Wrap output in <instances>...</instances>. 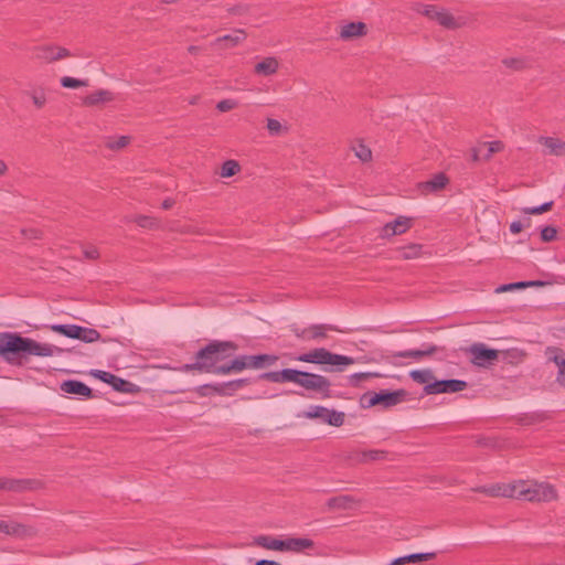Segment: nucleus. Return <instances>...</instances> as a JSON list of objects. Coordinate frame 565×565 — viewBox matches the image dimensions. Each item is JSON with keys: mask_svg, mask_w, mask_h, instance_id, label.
I'll use <instances>...</instances> for the list:
<instances>
[{"mask_svg": "<svg viewBox=\"0 0 565 565\" xmlns=\"http://www.w3.org/2000/svg\"><path fill=\"white\" fill-rule=\"evenodd\" d=\"M552 205H553V201H548V202H545L537 206L524 207L523 213H525V214H542V213L548 211L552 207Z\"/></svg>", "mask_w": 565, "mask_h": 565, "instance_id": "46", "label": "nucleus"}, {"mask_svg": "<svg viewBox=\"0 0 565 565\" xmlns=\"http://www.w3.org/2000/svg\"><path fill=\"white\" fill-rule=\"evenodd\" d=\"M102 338L100 333L93 328L79 327V334L77 340H81L85 343H93L98 341Z\"/></svg>", "mask_w": 565, "mask_h": 565, "instance_id": "35", "label": "nucleus"}, {"mask_svg": "<svg viewBox=\"0 0 565 565\" xmlns=\"http://www.w3.org/2000/svg\"><path fill=\"white\" fill-rule=\"evenodd\" d=\"M92 374L104 383L109 384L116 392L134 393L137 391L136 384L119 377L113 373L95 370Z\"/></svg>", "mask_w": 565, "mask_h": 565, "instance_id": "9", "label": "nucleus"}, {"mask_svg": "<svg viewBox=\"0 0 565 565\" xmlns=\"http://www.w3.org/2000/svg\"><path fill=\"white\" fill-rule=\"evenodd\" d=\"M286 382H292L307 391L317 392L323 398L331 397V383L323 375L296 369H284L281 370V383Z\"/></svg>", "mask_w": 565, "mask_h": 565, "instance_id": "3", "label": "nucleus"}, {"mask_svg": "<svg viewBox=\"0 0 565 565\" xmlns=\"http://www.w3.org/2000/svg\"><path fill=\"white\" fill-rule=\"evenodd\" d=\"M259 379L271 383H281V371H270L262 373L259 375Z\"/></svg>", "mask_w": 565, "mask_h": 565, "instance_id": "47", "label": "nucleus"}, {"mask_svg": "<svg viewBox=\"0 0 565 565\" xmlns=\"http://www.w3.org/2000/svg\"><path fill=\"white\" fill-rule=\"evenodd\" d=\"M248 383H249L248 379H238V380L228 381V382H226L227 391H230L231 395H232L235 391L246 386Z\"/></svg>", "mask_w": 565, "mask_h": 565, "instance_id": "48", "label": "nucleus"}, {"mask_svg": "<svg viewBox=\"0 0 565 565\" xmlns=\"http://www.w3.org/2000/svg\"><path fill=\"white\" fill-rule=\"evenodd\" d=\"M61 85L64 88H78V87L87 86L88 83H87V81H82V79H77L74 77L64 76L61 78Z\"/></svg>", "mask_w": 565, "mask_h": 565, "instance_id": "45", "label": "nucleus"}, {"mask_svg": "<svg viewBox=\"0 0 565 565\" xmlns=\"http://www.w3.org/2000/svg\"><path fill=\"white\" fill-rule=\"evenodd\" d=\"M436 351L434 345L427 347L425 350H409V351H401L391 354V358H419L424 355L433 354Z\"/></svg>", "mask_w": 565, "mask_h": 565, "instance_id": "34", "label": "nucleus"}, {"mask_svg": "<svg viewBox=\"0 0 565 565\" xmlns=\"http://www.w3.org/2000/svg\"><path fill=\"white\" fill-rule=\"evenodd\" d=\"M539 142L544 147L545 156H565V141L556 137H540Z\"/></svg>", "mask_w": 565, "mask_h": 565, "instance_id": "12", "label": "nucleus"}, {"mask_svg": "<svg viewBox=\"0 0 565 565\" xmlns=\"http://www.w3.org/2000/svg\"><path fill=\"white\" fill-rule=\"evenodd\" d=\"M79 327L77 324H52L50 329L58 334L70 339H77L79 334Z\"/></svg>", "mask_w": 565, "mask_h": 565, "instance_id": "29", "label": "nucleus"}, {"mask_svg": "<svg viewBox=\"0 0 565 565\" xmlns=\"http://www.w3.org/2000/svg\"><path fill=\"white\" fill-rule=\"evenodd\" d=\"M235 107H236V102L233 99H223L216 104V109L222 113L230 111V110L234 109Z\"/></svg>", "mask_w": 565, "mask_h": 565, "instance_id": "51", "label": "nucleus"}, {"mask_svg": "<svg viewBox=\"0 0 565 565\" xmlns=\"http://www.w3.org/2000/svg\"><path fill=\"white\" fill-rule=\"evenodd\" d=\"M370 376V373H354L350 376V384L356 386L361 381L366 380Z\"/></svg>", "mask_w": 565, "mask_h": 565, "instance_id": "54", "label": "nucleus"}, {"mask_svg": "<svg viewBox=\"0 0 565 565\" xmlns=\"http://www.w3.org/2000/svg\"><path fill=\"white\" fill-rule=\"evenodd\" d=\"M61 390L64 393L84 396L86 398L93 397V391L85 383L77 380H66L61 384Z\"/></svg>", "mask_w": 565, "mask_h": 565, "instance_id": "16", "label": "nucleus"}, {"mask_svg": "<svg viewBox=\"0 0 565 565\" xmlns=\"http://www.w3.org/2000/svg\"><path fill=\"white\" fill-rule=\"evenodd\" d=\"M366 32L367 28L364 22H349L341 26L339 36L341 40L349 41L352 39L364 36Z\"/></svg>", "mask_w": 565, "mask_h": 565, "instance_id": "14", "label": "nucleus"}, {"mask_svg": "<svg viewBox=\"0 0 565 565\" xmlns=\"http://www.w3.org/2000/svg\"><path fill=\"white\" fill-rule=\"evenodd\" d=\"M115 99V94L108 89H98L83 98V105L87 107L98 106L110 103Z\"/></svg>", "mask_w": 565, "mask_h": 565, "instance_id": "17", "label": "nucleus"}, {"mask_svg": "<svg viewBox=\"0 0 565 565\" xmlns=\"http://www.w3.org/2000/svg\"><path fill=\"white\" fill-rule=\"evenodd\" d=\"M278 361V356L274 354H256V355H238L233 359L226 369L222 371H230L231 373H238L246 369H263L265 366L274 365Z\"/></svg>", "mask_w": 565, "mask_h": 565, "instance_id": "6", "label": "nucleus"}, {"mask_svg": "<svg viewBox=\"0 0 565 565\" xmlns=\"http://www.w3.org/2000/svg\"><path fill=\"white\" fill-rule=\"evenodd\" d=\"M83 253H84L85 258H87V259L95 260L99 257V252L94 246L86 247L83 250Z\"/></svg>", "mask_w": 565, "mask_h": 565, "instance_id": "56", "label": "nucleus"}, {"mask_svg": "<svg viewBox=\"0 0 565 565\" xmlns=\"http://www.w3.org/2000/svg\"><path fill=\"white\" fill-rule=\"evenodd\" d=\"M385 456H386V451H384V450L355 451L349 456V460L352 463H366V462L384 459Z\"/></svg>", "mask_w": 565, "mask_h": 565, "instance_id": "20", "label": "nucleus"}, {"mask_svg": "<svg viewBox=\"0 0 565 565\" xmlns=\"http://www.w3.org/2000/svg\"><path fill=\"white\" fill-rule=\"evenodd\" d=\"M212 384H203V385H200L195 388V392L200 395V396H207L210 394H212Z\"/></svg>", "mask_w": 565, "mask_h": 565, "instance_id": "59", "label": "nucleus"}, {"mask_svg": "<svg viewBox=\"0 0 565 565\" xmlns=\"http://www.w3.org/2000/svg\"><path fill=\"white\" fill-rule=\"evenodd\" d=\"M267 129L271 136H278L281 132L282 126L277 119H267Z\"/></svg>", "mask_w": 565, "mask_h": 565, "instance_id": "50", "label": "nucleus"}, {"mask_svg": "<svg viewBox=\"0 0 565 565\" xmlns=\"http://www.w3.org/2000/svg\"><path fill=\"white\" fill-rule=\"evenodd\" d=\"M557 231L554 226H545L541 230V238L544 242H551L556 237Z\"/></svg>", "mask_w": 565, "mask_h": 565, "instance_id": "49", "label": "nucleus"}, {"mask_svg": "<svg viewBox=\"0 0 565 565\" xmlns=\"http://www.w3.org/2000/svg\"><path fill=\"white\" fill-rule=\"evenodd\" d=\"M519 500L529 502H550L557 498L555 488L547 482L521 480Z\"/></svg>", "mask_w": 565, "mask_h": 565, "instance_id": "4", "label": "nucleus"}, {"mask_svg": "<svg viewBox=\"0 0 565 565\" xmlns=\"http://www.w3.org/2000/svg\"><path fill=\"white\" fill-rule=\"evenodd\" d=\"M409 376L412 377V380L414 382H416L418 384H424V386L428 385L434 380V373L429 369L413 370L409 373Z\"/></svg>", "mask_w": 565, "mask_h": 565, "instance_id": "33", "label": "nucleus"}, {"mask_svg": "<svg viewBox=\"0 0 565 565\" xmlns=\"http://www.w3.org/2000/svg\"><path fill=\"white\" fill-rule=\"evenodd\" d=\"M297 361L312 364H329L334 366L332 371H342L345 365H351L355 361L353 358L332 353L324 348L313 349L308 353H302L296 358Z\"/></svg>", "mask_w": 565, "mask_h": 565, "instance_id": "5", "label": "nucleus"}, {"mask_svg": "<svg viewBox=\"0 0 565 565\" xmlns=\"http://www.w3.org/2000/svg\"><path fill=\"white\" fill-rule=\"evenodd\" d=\"M241 171V166L236 160H226L221 168V177L231 178Z\"/></svg>", "mask_w": 565, "mask_h": 565, "instance_id": "36", "label": "nucleus"}, {"mask_svg": "<svg viewBox=\"0 0 565 565\" xmlns=\"http://www.w3.org/2000/svg\"><path fill=\"white\" fill-rule=\"evenodd\" d=\"M328 413V408L321 405L310 406L307 412H305V417L309 419H319L324 423L326 414Z\"/></svg>", "mask_w": 565, "mask_h": 565, "instance_id": "37", "label": "nucleus"}, {"mask_svg": "<svg viewBox=\"0 0 565 565\" xmlns=\"http://www.w3.org/2000/svg\"><path fill=\"white\" fill-rule=\"evenodd\" d=\"M554 363L557 365L558 370L565 367V352H561L553 358Z\"/></svg>", "mask_w": 565, "mask_h": 565, "instance_id": "60", "label": "nucleus"}, {"mask_svg": "<svg viewBox=\"0 0 565 565\" xmlns=\"http://www.w3.org/2000/svg\"><path fill=\"white\" fill-rule=\"evenodd\" d=\"M315 547V542L307 537H288L285 540V552L303 553Z\"/></svg>", "mask_w": 565, "mask_h": 565, "instance_id": "19", "label": "nucleus"}, {"mask_svg": "<svg viewBox=\"0 0 565 565\" xmlns=\"http://www.w3.org/2000/svg\"><path fill=\"white\" fill-rule=\"evenodd\" d=\"M521 480H515L512 482H501L491 486H483L478 489V491L486 493L490 497H503V498H512L519 500V484Z\"/></svg>", "mask_w": 565, "mask_h": 565, "instance_id": "8", "label": "nucleus"}, {"mask_svg": "<svg viewBox=\"0 0 565 565\" xmlns=\"http://www.w3.org/2000/svg\"><path fill=\"white\" fill-rule=\"evenodd\" d=\"M507 67L520 70L524 67V62L520 58H507L503 61Z\"/></svg>", "mask_w": 565, "mask_h": 565, "instance_id": "55", "label": "nucleus"}, {"mask_svg": "<svg viewBox=\"0 0 565 565\" xmlns=\"http://www.w3.org/2000/svg\"><path fill=\"white\" fill-rule=\"evenodd\" d=\"M278 70V62L275 57H266L255 65V73L264 76L273 75Z\"/></svg>", "mask_w": 565, "mask_h": 565, "instance_id": "28", "label": "nucleus"}, {"mask_svg": "<svg viewBox=\"0 0 565 565\" xmlns=\"http://www.w3.org/2000/svg\"><path fill=\"white\" fill-rule=\"evenodd\" d=\"M55 49L56 50L54 52V61H58L71 56V52L67 49L61 46H55Z\"/></svg>", "mask_w": 565, "mask_h": 565, "instance_id": "57", "label": "nucleus"}, {"mask_svg": "<svg viewBox=\"0 0 565 565\" xmlns=\"http://www.w3.org/2000/svg\"><path fill=\"white\" fill-rule=\"evenodd\" d=\"M523 224L520 221H514L510 224V232L513 234H518L522 231Z\"/></svg>", "mask_w": 565, "mask_h": 565, "instance_id": "61", "label": "nucleus"}, {"mask_svg": "<svg viewBox=\"0 0 565 565\" xmlns=\"http://www.w3.org/2000/svg\"><path fill=\"white\" fill-rule=\"evenodd\" d=\"M445 393H457L461 392L467 387V382L457 379L444 380Z\"/></svg>", "mask_w": 565, "mask_h": 565, "instance_id": "39", "label": "nucleus"}, {"mask_svg": "<svg viewBox=\"0 0 565 565\" xmlns=\"http://www.w3.org/2000/svg\"><path fill=\"white\" fill-rule=\"evenodd\" d=\"M447 183V178L443 173H438L434 175L430 180H427L422 183V192L423 193H434L443 188H445Z\"/></svg>", "mask_w": 565, "mask_h": 565, "instance_id": "26", "label": "nucleus"}, {"mask_svg": "<svg viewBox=\"0 0 565 565\" xmlns=\"http://www.w3.org/2000/svg\"><path fill=\"white\" fill-rule=\"evenodd\" d=\"M130 142V137L128 136H120L118 138H109L106 141V147L110 150H120L125 147H127Z\"/></svg>", "mask_w": 565, "mask_h": 565, "instance_id": "41", "label": "nucleus"}, {"mask_svg": "<svg viewBox=\"0 0 565 565\" xmlns=\"http://www.w3.org/2000/svg\"><path fill=\"white\" fill-rule=\"evenodd\" d=\"M178 370L180 372H184V373L192 372V371H198V372L201 373V366H200L199 361L196 359H195V362L183 364Z\"/></svg>", "mask_w": 565, "mask_h": 565, "instance_id": "53", "label": "nucleus"}, {"mask_svg": "<svg viewBox=\"0 0 565 565\" xmlns=\"http://www.w3.org/2000/svg\"><path fill=\"white\" fill-rule=\"evenodd\" d=\"M237 348V344L233 341H210L195 354V359L199 361L201 366V373L230 374L228 370L222 371V369L227 367L228 363L220 364V362L231 356Z\"/></svg>", "mask_w": 565, "mask_h": 565, "instance_id": "2", "label": "nucleus"}, {"mask_svg": "<svg viewBox=\"0 0 565 565\" xmlns=\"http://www.w3.org/2000/svg\"><path fill=\"white\" fill-rule=\"evenodd\" d=\"M414 11L430 20L437 21L440 25L447 29H456L459 25L449 11L433 4L416 3L414 6Z\"/></svg>", "mask_w": 565, "mask_h": 565, "instance_id": "7", "label": "nucleus"}, {"mask_svg": "<svg viewBox=\"0 0 565 565\" xmlns=\"http://www.w3.org/2000/svg\"><path fill=\"white\" fill-rule=\"evenodd\" d=\"M402 394V391H391V405L399 403Z\"/></svg>", "mask_w": 565, "mask_h": 565, "instance_id": "62", "label": "nucleus"}, {"mask_svg": "<svg viewBox=\"0 0 565 565\" xmlns=\"http://www.w3.org/2000/svg\"><path fill=\"white\" fill-rule=\"evenodd\" d=\"M64 352L63 349L22 337L18 332H0V355L12 365L22 366L29 355L52 356Z\"/></svg>", "mask_w": 565, "mask_h": 565, "instance_id": "1", "label": "nucleus"}, {"mask_svg": "<svg viewBox=\"0 0 565 565\" xmlns=\"http://www.w3.org/2000/svg\"><path fill=\"white\" fill-rule=\"evenodd\" d=\"M444 380H434L428 385L424 386L425 395H435L445 393Z\"/></svg>", "mask_w": 565, "mask_h": 565, "instance_id": "42", "label": "nucleus"}, {"mask_svg": "<svg viewBox=\"0 0 565 565\" xmlns=\"http://www.w3.org/2000/svg\"><path fill=\"white\" fill-rule=\"evenodd\" d=\"M28 95L31 97L33 104L38 109H41L46 104V95L44 89H33L28 93Z\"/></svg>", "mask_w": 565, "mask_h": 565, "instance_id": "43", "label": "nucleus"}, {"mask_svg": "<svg viewBox=\"0 0 565 565\" xmlns=\"http://www.w3.org/2000/svg\"><path fill=\"white\" fill-rule=\"evenodd\" d=\"M291 331L294 332V334L299 338V339H302V340H307V328H299L298 326L294 324L291 326Z\"/></svg>", "mask_w": 565, "mask_h": 565, "instance_id": "58", "label": "nucleus"}, {"mask_svg": "<svg viewBox=\"0 0 565 565\" xmlns=\"http://www.w3.org/2000/svg\"><path fill=\"white\" fill-rule=\"evenodd\" d=\"M324 423L334 427H340L344 423V413L328 408Z\"/></svg>", "mask_w": 565, "mask_h": 565, "instance_id": "40", "label": "nucleus"}, {"mask_svg": "<svg viewBox=\"0 0 565 565\" xmlns=\"http://www.w3.org/2000/svg\"><path fill=\"white\" fill-rule=\"evenodd\" d=\"M55 50L56 49L53 45L40 46L36 49L35 57L46 63L54 62Z\"/></svg>", "mask_w": 565, "mask_h": 565, "instance_id": "38", "label": "nucleus"}, {"mask_svg": "<svg viewBox=\"0 0 565 565\" xmlns=\"http://www.w3.org/2000/svg\"><path fill=\"white\" fill-rule=\"evenodd\" d=\"M502 149V143L500 141L484 142L478 148L472 150V159L475 161L479 159H489L493 153L500 151Z\"/></svg>", "mask_w": 565, "mask_h": 565, "instance_id": "21", "label": "nucleus"}, {"mask_svg": "<svg viewBox=\"0 0 565 565\" xmlns=\"http://www.w3.org/2000/svg\"><path fill=\"white\" fill-rule=\"evenodd\" d=\"M137 225L143 228H158L159 221L152 216L139 215L135 218Z\"/></svg>", "mask_w": 565, "mask_h": 565, "instance_id": "44", "label": "nucleus"}, {"mask_svg": "<svg viewBox=\"0 0 565 565\" xmlns=\"http://www.w3.org/2000/svg\"><path fill=\"white\" fill-rule=\"evenodd\" d=\"M556 380L561 385L565 386V367L558 370Z\"/></svg>", "mask_w": 565, "mask_h": 565, "instance_id": "63", "label": "nucleus"}, {"mask_svg": "<svg viewBox=\"0 0 565 565\" xmlns=\"http://www.w3.org/2000/svg\"><path fill=\"white\" fill-rule=\"evenodd\" d=\"M328 331L340 332L341 330L333 324L322 323V324H312L307 328V340H320L327 338Z\"/></svg>", "mask_w": 565, "mask_h": 565, "instance_id": "24", "label": "nucleus"}, {"mask_svg": "<svg viewBox=\"0 0 565 565\" xmlns=\"http://www.w3.org/2000/svg\"><path fill=\"white\" fill-rule=\"evenodd\" d=\"M246 33L243 30H235L232 34L220 36L215 40V43H225L224 47H234L245 41Z\"/></svg>", "mask_w": 565, "mask_h": 565, "instance_id": "27", "label": "nucleus"}, {"mask_svg": "<svg viewBox=\"0 0 565 565\" xmlns=\"http://www.w3.org/2000/svg\"><path fill=\"white\" fill-rule=\"evenodd\" d=\"M255 565H280V563L271 559H259L255 563Z\"/></svg>", "mask_w": 565, "mask_h": 565, "instance_id": "64", "label": "nucleus"}, {"mask_svg": "<svg viewBox=\"0 0 565 565\" xmlns=\"http://www.w3.org/2000/svg\"><path fill=\"white\" fill-rule=\"evenodd\" d=\"M351 149L354 152L355 157L360 159L362 162H369L372 159L371 149L363 143L362 140H355L351 145Z\"/></svg>", "mask_w": 565, "mask_h": 565, "instance_id": "30", "label": "nucleus"}, {"mask_svg": "<svg viewBox=\"0 0 565 565\" xmlns=\"http://www.w3.org/2000/svg\"><path fill=\"white\" fill-rule=\"evenodd\" d=\"M471 362L477 366H486L498 359V351L487 348L483 343H475L470 347Z\"/></svg>", "mask_w": 565, "mask_h": 565, "instance_id": "11", "label": "nucleus"}, {"mask_svg": "<svg viewBox=\"0 0 565 565\" xmlns=\"http://www.w3.org/2000/svg\"><path fill=\"white\" fill-rule=\"evenodd\" d=\"M542 285H544V282L539 281V280L516 281V282L500 285L499 287H497L495 292L501 294V292L512 291V290H516V289H524L530 286H542Z\"/></svg>", "mask_w": 565, "mask_h": 565, "instance_id": "31", "label": "nucleus"}, {"mask_svg": "<svg viewBox=\"0 0 565 565\" xmlns=\"http://www.w3.org/2000/svg\"><path fill=\"white\" fill-rule=\"evenodd\" d=\"M41 482L35 479H15L0 477V491H8L21 493L30 490H35L40 487Z\"/></svg>", "mask_w": 565, "mask_h": 565, "instance_id": "10", "label": "nucleus"}, {"mask_svg": "<svg viewBox=\"0 0 565 565\" xmlns=\"http://www.w3.org/2000/svg\"><path fill=\"white\" fill-rule=\"evenodd\" d=\"M435 555L436 554L434 552L408 554L405 556H401V557L391 559V565H403L406 563H420V562H425L427 559L434 558Z\"/></svg>", "mask_w": 565, "mask_h": 565, "instance_id": "25", "label": "nucleus"}, {"mask_svg": "<svg viewBox=\"0 0 565 565\" xmlns=\"http://www.w3.org/2000/svg\"><path fill=\"white\" fill-rule=\"evenodd\" d=\"M361 501L353 495L350 494H341L337 497H332L327 501V507L331 510H352Z\"/></svg>", "mask_w": 565, "mask_h": 565, "instance_id": "15", "label": "nucleus"}, {"mask_svg": "<svg viewBox=\"0 0 565 565\" xmlns=\"http://www.w3.org/2000/svg\"><path fill=\"white\" fill-rule=\"evenodd\" d=\"M394 252L404 259H413L420 255L422 246L418 244H409L404 247H395Z\"/></svg>", "mask_w": 565, "mask_h": 565, "instance_id": "32", "label": "nucleus"}, {"mask_svg": "<svg viewBox=\"0 0 565 565\" xmlns=\"http://www.w3.org/2000/svg\"><path fill=\"white\" fill-rule=\"evenodd\" d=\"M212 394H217V395H222V396H227V395H231V392L227 391V385L226 383H221V384H212Z\"/></svg>", "mask_w": 565, "mask_h": 565, "instance_id": "52", "label": "nucleus"}, {"mask_svg": "<svg viewBox=\"0 0 565 565\" xmlns=\"http://www.w3.org/2000/svg\"><path fill=\"white\" fill-rule=\"evenodd\" d=\"M377 404L388 407V390H382L380 393H365L361 397V405L363 407H372Z\"/></svg>", "mask_w": 565, "mask_h": 565, "instance_id": "22", "label": "nucleus"}, {"mask_svg": "<svg viewBox=\"0 0 565 565\" xmlns=\"http://www.w3.org/2000/svg\"><path fill=\"white\" fill-rule=\"evenodd\" d=\"M253 544L270 551L285 552V540L271 535H257L254 537Z\"/></svg>", "mask_w": 565, "mask_h": 565, "instance_id": "18", "label": "nucleus"}, {"mask_svg": "<svg viewBox=\"0 0 565 565\" xmlns=\"http://www.w3.org/2000/svg\"><path fill=\"white\" fill-rule=\"evenodd\" d=\"M414 217L405 215L391 220V236L406 233L414 225Z\"/></svg>", "mask_w": 565, "mask_h": 565, "instance_id": "23", "label": "nucleus"}, {"mask_svg": "<svg viewBox=\"0 0 565 565\" xmlns=\"http://www.w3.org/2000/svg\"><path fill=\"white\" fill-rule=\"evenodd\" d=\"M0 533L13 537H25L33 534V529L14 521H0Z\"/></svg>", "mask_w": 565, "mask_h": 565, "instance_id": "13", "label": "nucleus"}]
</instances>
